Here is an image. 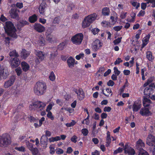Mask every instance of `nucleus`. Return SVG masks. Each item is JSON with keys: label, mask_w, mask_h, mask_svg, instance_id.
<instances>
[{"label": "nucleus", "mask_w": 155, "mask_h": 155, "mask_svg": "<svg viewBox=\"0 0 155 155\" xmlns=\"http://www.w3.org/2000/svg\"><path fill=\"white\" fill-rule=\"evenodd\" d=\"M123 26L121 25L116 26L113 27V29L115 31H120L122 28Z\"/></svg>", "instance_id": "54"}, {"label": "nucleus", "mask_w": 155, "mask_h": 155, "mask_svg": "<svg viewBox=\"0 0 155 155\" xmlns=\"http://www.w3.org/2000/svg\"><path fill=\"white\" fill-rule=\"evenodd\" d=\"M61 140L60 137L59 136H56L54 137H51L49 139V141L50 142H53Z\"/></svg>", "instance_id": "30"}, {"label": "nucleus", "mask_w": 155, "mask_h": 155, "mask_svg": "<svg viewBox=\"0 0 155 155\" xmlns=\"http://www.w3.org/2000/svg\"><path fill=\"white\" fill-rule=\"evenodd\" d=\"M34 28L39 32H42L45 31V28L40 24L35 23L33 26Z\"/></svg>", "instance_id": "12"}, {"label": "nucleus", "mask_w": 155, "mask_h": 155, "mask_svg": "<svg viewBox=\"0 0 155 155\" xmlns=\"http://www.w3.org/2000/svg\"><path fill=\"white\" fill-rule=\"evenodd\" d=\"M146 69L145 68H143V69H142L141 71V75H142V79L143 80H144L145 79V78L144 76V72L145 71H146Z\"/></svg>", "instance_id": "45"}, {"label": "nucleus", "mask_w": 155, "mask_h": 155, "mask_svg": "<svg viewBox=\"0 0 155 155\" xmlns=\"http://www.w3.org/2000/svg\"><path fill=\"white\" fill-rule=\"evenodd\" d=\"M107 143L109 144L111 141V139L110 138V133L108 131L107 133Z\"/></svg>", "instance_id": "42"}, {"label": "nucleus", "mask_w": 155, "mask_h": 155, "mask_svg": "<svg viewBox=\"0 0 155 155\" xmlns=\"http://www.w3.org/2000/svg\"><path fill=\"white\" fill-rule=\"evenodd\" d=\"M150 35H147L145 37H144L143 40L142 47H144L148 43Z\"/></svg>", "instance_id": "25"}, {"label": "nucleus", "mask_w": 155, "mask_h": 155, "mask_svg": "<svg viewBox=\"0 0 155 155\" xmlns=\"http://www.w3.org/2000/svg\"><path fill=\"white\" fill-rule=\"evenodd\" d=\"M83 38V34L82 33H79L72 36L71 40L73 44L79 45L81 43Z\"/></svg>", "instance_id": "5"}, {"label": "nucleus", "mask_w": 155, "mask_h": 155, "mask_svg": "<svg viewBox=\"0 0 155 155\" xmlns=\"http://www.w3.org/2000/svg\"><path fill=\"white\" fill-rule=\"evenodd\" d=\"M130 3L134 7H135L136 9H137L140 7V4L134 0L131 1Z\"/></svg>", "instance_id": "32"}, {"label": "nucleus", "mask_w": 155, "mask_h": 155, "mask_svg": "<svg viewBox=\"0 0 155 155\" xmlns=\"http://www.w3.org/2000/svg\"><path fill=\"white\" fill-rule=\"evenodd\" d=\"M122 38V37L118 38L117 39L114 40V45H116L120 43L121 42Z\"/></svg>", "instance_id": "56"}, {"label": "nucleus", "mask_w": 155, "mask_h": 155, "mask_svg": "<svg viewBox=\"0 0 155 155\" xmlns=\"http://www.w3.org/2000/svg\"><path fill=\"white\" fill-rule=\"evenodd\" d=\"M75 60L71 56L67 59V63L68 67L70 68H73L75 64Z\"/></svg>", "instance_id": "15"}, {"label": "nucleus", "mask_w": 155, "mask_h": 155, "mask_svg": "<svg viewBox=\"0 0 155 155\" xmlns=\"http://www.w3.org/2000/svg\"><path fill=\"white\" fill-rule=\"evenodd\" d=\"M45 35L46 40L49 42L53 43L57 41L55 37L51 34L49 29L46 31Z\"/></svg>", "instance_id": "6"}, {"label": "nucleus", "mask_w": 155, "mask_h": 155, "mask_svg": "<svg viewBox=\"0 0 155 155\" xmlns=\"http://www.w3.org/2000/svg\"><path fill=\"white\" fill-rule=\"evenodd\" d=\"M37 20V17L35 15H34L29 18V21L31 23L35 22Z\"/></svg>", "instance_id": "29"}, {"label": "nucleus", "mask_w": 155, "mask_h": 155, "mask_svg": "<svg viewBox=\"0 0 155 155\" xmlns=\"http://www.w3.org/2000/svg\"><path fill=\"white\" fill-rule=\"evenodd\" d=\"M76 124V122L74 120L72 121L70 123H67L66 124V125L67 127H71L72 126H74Z\"/></svg>", "instance_id": "57"}, {"label": "nucleus", "mask_w": 155, "mask_h": 155, "mask_svg": "<svg viewBox=\"0 0 155 155\" xmlns=\"http://www.w3.org/2000/svg\"><path fill=\"white\" fill-rule=\"evenodd\" d=\"M91 31L93 35H96L99 31L100 30L97 28H94L92 29Z\"/></svg>", "instance_id": "43"}, {"label": "nucleus", "mask_w": 155, "mask_h": 155, "mask_svg": "<svg viewBox=\"0 0 155 155\" xmlns=\"http://www.w3.org/2000/svg\"><path fill=\"white\" fill-rule=\"evenodd\" d=\"M21 65L22 69L25 72L28 71L30 69L29 65L25 61H22L21 63Z\"/></svg>", "instance_id": "19"}, {"label": "nucleus", "mask_w": 155, "mask_h": 155, "mask_svg": "<svg viewBox=\"0 0 155 155\" xmlns=\"http://www.w3.org/2000/svg\"><path fill=\"white\" fill-rule=\"evenodd\" d=\"M11 141L9 135L6 133L3 134L0 136V146L5 147L10 144Z\"/></svg>", "instance_id": "4"}, {"label": "nucleus", "mask_w": 155, "mask_h": 155, "mask_svg": "<svg viewBox=\"0 0 155 155\" xmlns=\"http://www.w3.org/2000/svg\"><path fill=\"white\" fill-rule=\"evenodd\" d=\"M102 25L104 27H110V25L109 22L105 21H103L101 23Z\"/></svg>", "instance_id": "36"}, {"label": "nucleus", "mask_w": 155, "mask_h": 155, "mask_svg": "<svg viewBox=\"0 0 155 155\" xmlns=\"http://www.w3.org/2000/svg\"><path fill=\"white\" fill-rule=\"evenodd\" d=\"M26 143L27 147L30 150H31V149L34 148L33 144L31 143L28 141H26Z\"/></svg>", "instance_id": "41"}, {"label": "nucleus", "mask_w": 155, "mask_h": 155, "mask_svg": "<svg viewBox=\"0 0 155 155\" xmlns=\"http://www.w3.org/2000/svg\"><path fill=\"white\" fill-rule=\"evenodd\" d=\"M127 13L126 12H122L120 13V17L122 19H124L127 16Z\"/></svg>", "instance_id": "52"}, {"label": "nucleus", "mask_w": 155, "mask_h": 155, "mask_svg": "<svg viewBox=\"0 0 155 155\" xmlns=\"http://www.w3.org/2000/svg\"><path fill=\"white\" fill-rule=\"evenodd\" d=\"M15 80V77H12L9 80L5 83L4 84L5 87L7 88L12 86Z\"/></svg>", "instance_id": "16"}, {"label": "nucleus", "mask_w": 155, "mask_h": 155, "mask_svg": "<svg viewBox=\"0 0 155 155\" xmlns=\"http://www.w3.org/2000/svg\"><path fill=\"white\" fill-rule=\"evenodd\" d=\"M144 146L145 143L141 139H139L136 142V147L137 149H142Z\"/></svg>", "instance_id": "17"}, {"label": "nucleus", "mask_w": 155, "mask_h": 155, "mask_svg": "<svg viewBox=\"0 0 155 155\" xmlns=\"http://www.w3.org/2000/svg\"><path fill=\"white\" fill-rule=\"evenodd\" d=\"M30 52L26 51L25 49H22L21 51V55L22 58L25 59L30 55Z\"/></svg>", "instance_id": "20"}, {"label": "nucleus", "mask_w": 155, "mask_h": 155, "mask_svg": "<svg viewBox=\"0 0 155 155\" xmlns=\"http://www.w3.org/2000/svg\"><path fill=\"white\" fill-rule=\"evenodd\" d=\"M103 44L98 39L94 41L92 47V49L94 51H96L101 47Z\"/></svg>", "instance_id": "7"}, {"label": "nucleus", "mask_w": 155, "mask_h": 155, "mask_svg": "<svg viewBox=\"0 0 155 155\" xmlns=\"http://www.w3.org/2000/svg\"><path fill=\"white\" fill-rule=\"evenodd\" d=\"M141 30H138L136 34V38L137 39H138L140 38V35L141 34Z\"/></svg>", "instance_id": "62"}, {"label": "nucleus", "mask_w": 155, "mask_h": 155, "mask_svg": "<svg viewBox=\"0 0 155 155\" xmlns=\"http://www.w3.org/2000/svg\"><path fill=\"white\" fill-rule=\"evenodd\" d=\"M35 53L41 60H44L45 54L42 51H35Z\"/></svg>", "instance_id": "21"}, {"label": "nucleus", "mask_w": 155, "mask_h": 155, "mask_svg": "<svg viewBox=\"0 0 155 155\" xmlns=\"http://www.w3.org/2000/svg\"><path fill=\"white\" fill-rule=\"evenodd\" d=\"M146 143L149 146H153L155 143V137L151 134L148 135L146 139Z\"/></svg>", "instance_id": "8"}, {"label": "nucleus", "mask_w": 155, "mask_h": 155, "mask_svg": "<svg viewBox=\"0 0 155 155\" xmlns=\"http://www.w3.org/2000/svg\"><path fill=\"white\" fill-rule=\"evenodd\" d=\"M122 60L120 58H118L115 61L114 64L115 65L118 64L122 62Z\"/></svg>", "instance_id": "58"}, {"label": "nucleus", "mask_w": 155, "mask_h": 155, "mask_svg": "<svg viewBox=\"0 0 155 155\" xmlns=\"http://www.w3.org/2000/svg\"><path fill=\"white\" fill-rule=\"evenodd\" d=\"M154 80L153 77H151L149 78L147 80V82L145 83L143 85L144 87H145L151 83Z\"/></svg>", "instance_id": "35"}, {"label": "nucleus", "mask_w": 155, "mask_h": 155, "mask_svg": "<svg viewBox=\"0 0 155 155\" xmlns=\"http://www.w3.org/2000/svg\"><path fill=\"white\" fill-rule=\"evenodd\" d=\"M139 155H149L147 152L145 150H140L139 152Z\"/></svg>", "instance_id": "48"}, {"label": "nucleus", "mask_w": 155, "mask_h": 155, "mask_svg": "<svg viewBox=\"0 0 155 155\" xmlns=\"http://www.w3.org/2000/svg\"><path fill=\"white\" fill-rule=\"evenodd\" d=\"M4 28L5 32L9 36L14 38H17L18 36L16 33V29L11 22L7 21Z\"/></svg>", "instance_id": "2"}, {"label": "nucleus", "mask_w": 155, "mask_h": 155, "mask_svg": "<svg viewBox=\"0 0 155 155\" xmlns=\"http://www.w3.org/2000/svg\"><path fill=\"white\" fill-rule=\"evenodd\" d=\"M15 72L18 76H20L22 73V71L20 67H19L15 69Z\"/></svg>", "instance_id": "38"}, {"label": "nucleus", "mask_w": 155, "mask_h": 155, "mask_svg": "<svg viewBox=\"0 0 155 155\" xmlns=\"http://www.w3.org/2000/svg\"><path fill=\"white\" fill-rule=\"evenodd\" d=\"M37 44L39 46H44L46 44L44 38L42 36L40 37L37 41Z\"/></svg>", "instance_id": "24"}, {"label": "nucleus", "mask_w": 155, "mask_h": 155, "mask_svg": "<svg viewBox=\"0 0 155 155\" xmlns=\"http://www.w3.org/2000/svg\"><path fill=\"white\" fill-rule=\"evenodd\" d=\"M19 60L17 58H14L10 61V64L12 68L18 67L20 64Z\"/></svg>", "instance_id": "11"}, {"label": "nucleus", "mask_w": 155, "mask_h": 155, "mask_svg": "<svg viewBox=\"0 0 155 155\" xmlns=\"http://www.w3.org/2000/svg\"><path fill=\"white\" fill-rule=\"evenodd\" d=\"M83 53H80L79 54L76 55L75 57L76 59L77 60H79L81 58H83L84 57Z\"/></svg>", "instance_id": "55"}, {"label": "nucleus", "mask_w": 155, "mask_h": 155, "mask_svg": "<svg viewBox=\"0 0 155 155\" xmlns=\"http://www.w3.org/2000/svg\"><path fill=\"white\" fill-rule=\"evenodd\" d=\"M81 133L84 136H86L88 134V131L87 129L84 128L82 129Z\"/></svg>", "instance_id": "49"}, {"label": "nucleus", "mask_w": 155, "mask_h": 155, "mask_svg": "<svg viewBox=\"0 0 155 155\" xmlns=\"http://www.w3.org/2000/svg\"><path fill=\"white\" fill-rule=\"evenodd\" d=\"M140 113L142 116H149L151 114V113L149 110L145 107L141 109Z\"/></svg>", "instance_id": "14"}, {"label": "nucleus", "mask_w": 155, "mask_h": 155, "mask_svg": "<svg viewBox=\"0 0 155 155\" xmlns=\"http://www.w3.org/2000/svg\"><path fill=\"white\" fill-rule=\"evenodd\" d=\"M141 104L140 102L135 101L133 106V110L134 111H137L140 108Z\"/></svg>", "instance_id": "18"}, {"label": "nucleus", "mask_w": 155, "mask_h": 155, "mask_svg": "<svg viewBox=\"0 0 155 155\" xmlns=\"http://www.w3.org/2000/svg\"><path fill=\"white\" fill-rule=\"evenodd\" d=\"M3 40L6 45H8L10 43V38L8 37L5 38L3 39Z\"/></svg>", "instance_id": "59"}, {"label": "nucleus", "mask_w": 155, "mask_h": 155, "mask_svg": "<svg viewBox=\"0 0 155 155\" xmlns=\"http://www.w3.org/2000/svg\"><path fill=\"white\" fill-rule=\"evenodd\" d=\"M74 91L77 94L78 98L79 100H82L84 98L85 95L82 89H74Z\"/></svg>", "instance_id": "10"}, {"label": "nucleus", "mask_w": 155, "mask_h": 155, "mask_svg": "<svg viewBox=\"0 0 155 155\" xmlns=\"http://www.w3.org/2000/svg\"><path fill=\"white\" fill-rule=\"evenodd\" d=\"M50 153L51 154H53L55 152L54 147L53 145H51L49 146Z\"/></svg>", "instance_id": "50"}, {"label": "nucleus", "mask_w": 155, "mask_h": 155, "mask_svg": "<svg viewBox=\"0 0 155 155\" xmlns=\"http://www.w3.org/2000/svg\"><path fill=\"white\" fill-rule=\"evenodd\" d=\"M124 150V153L126 154H128L130 155H133L135 153L134 149L133 148L129 146L127 144H125Z\"/></svg>", "instance_id": "9"}, {"label": "nucleus", "mask_w": 155, "mask_h": 155, "mask_svg": "<svg viewBox=\"0 0 155 155\" xmlns=\"http://www.w3.org/2000/svg\"><path fill=\"white\" fill-rule=\"evenodd\" d=\"M9 55L10 57H17L19 56L18 54L16 52V51L15 50L10 51L9 53Z\"/></svg>", "instance_id": "33"}, {"label": "nucleus", "mask_w": 155, "mask_h": 155, "mask_svg": "<svg viewBox=\"0 0 155 155\" xmlns=\"http://www.w3.org/2000/svg\"><path fill=\"white\" fill-rule=\"evenodd\" d=\"M145 14V11L143 10H140L137 15V16L139 17L143 16Z\"/></svg>", "instance_id": "64"}, {"label": "nucleus", "mask_w": 155, "mask_h": 155, "mask_svg": "<svg viewBox=\"0 0 155 155\" xmlns=\"http://www.w3.org/2000/svg\"><path fill=\"white\" fill-rule=\"evenodd\" d=\"M47 88L46 84L42 82H37L34 87V92L38 95H41L45 92Z\"/></svg>", "instance_id": "1"}, {"label": "nucleus", "mask_w": 155, "mask_h": 155, "mask_svg": "<svg viewBox=\"0 0 155 155\" xmlns=\"http://www.w3.org/2000/svg\"><path fill=\"white\" fill-rule=\"evenodd\" d=\"M77 139L78 137L74 135L71 137V140L72 142L75 143L77 141Z\"/></svg>", "instance_id": "61"}, {"label": "nucleus", "mask_w": 155, "mask_h": 155, "mask_svg": "<svg viewBox=\"0 0 155 155\" xmlns=\"http://www.w3.org/2000/svg\"><path fill=\"white\" fill-rule=\"evenodd\" d=\"M124 149L122 148L119 147L117 149L115 150L114 152V154H116L118 153H121Z\"/></svg>", "instance_id": "46"}, {"label": "nucleus", "mask_w": 155, "mask_h": 155, "mask_svg": "<svg viewBox=\"0 0 155 155\" xmlns=\"http://www.w3.org/2000/svg\"><path fill=\"white\" fill-rule=\"evenodd\" d=\"M33 105L37 107V109H38V110H41L44 109L46 105V104L41 101H36L35 104H33Z\"/></svg>", "instance_id": "13"}, {"label": "nucleus", "mask_w": 155, "mask_h": 155, "mask_svg": "<svg viewBox=\"0 0 155 155\" xmlns=\"http://www.w3.org/2000/svg\"><path fill=\"white\" fill-rule=\"evenodd\" d=\"M48 112L47 114V117L51 120H53L54 119V117L51 111H46Z\"/></svg>", "instance_id": "37"}, {"label": "nucleus", "mask_w": 155, "mask_h": 155, "mask_svg": "<svg viewBox=\"0 0 155 155\" xmlns=\"http://www.w3.org/2000/svg\"><path fill=\"white\" fill-rule=\"evenodd\" d=\"M114 74L117 76H118L120 73V71L118 70L117 68L116 67H114Z\"/></svg>", "instance_id": "60"}, {"label": "nucleus", "mask_w": 155, "mask_h": 155, "mask_svg": "<svg viewBox=\"0 0 155 155\" xmlns=\"http://www.w3.org/2000/svg\"><path fill=\"white\" fill-rule=\"evenodd\" d=\"M110 19L111 20L112 23L113 25H114L115 24L116 22L117 21V16L116 18H115L113 16H111L110 17Z\"/></svg>", "instance_id": "47"}, {"label": "nucleus", "mask_w": 155, "mask_h": 155, "mask_svg": "<svg viewBox=\"0 0 155 155\" xmlns=\"http://www.w3.org/2000/svg\"><path fill=\"white\" fill-rule=\"evenodd\" d=\"M55 105L54 103L53 102H51L47 106L46 109V111H50L52 109V107Z\"/></svg>", "instance_id": "31"}, {"label": "nucleus", "mask_w": 155, "mask_h": 155, "mask_svg": "<svg viewBox=\"0 0 155 155\" xmlns=\"http://www.w3.org/2000/svg\"><path fill=\"white\" fill-rule=\"evenodd\" d=\"M151 104V101L146 97H144L143 99V105L144 107L149 106Z\"/></svg>", "instance_id": "23"}, {"label": "nucleus", "mask_w": 155, "mask_h": 155, "mask_svg": "<svg viewBox=\"0 0 155 155\" xmlns=\"http://www.w3.org/2000/svg\"><path fill=\"white\" fill-rule=\"evenodd\" d=\"M136 15V14L134 12H132L131 13L130 15L132 18L130 20V22H133L134 21Z\"/></svg>", "instance_id": "51"}, {"label": "nucleus", "mask_w": 155, "mask_h": 155, "mask_svg": "<svg viewBox=\"0 0 155 155\" xmlns=\"http://www.w3.org/2000/svg\"><path fill=\"white\" fill-rule=\"evenodd\" d=\"M102 14L104 16L108 15L110 14V9L108 8L105 7L102 10Z\"/></svg>", "instance_id": "26"}, {"label": "nucleus", "mask_w": 155, "mask_h": 155, "mask_svg": "<svg viewBox=\"0 0 155 155\" xmlns=\"http://www.w3.org/2000/svg\"><path fill=\"white\" fill-rule=\"evenodd\" d=\"M15 149L21 152H24L25 150V148L23 146H21L20 147H15Z\"/></svg>", "instance_id": "39"}, {"label": "nucleus", "mask_w": 155, "mask_h": 155, "mask_svg": "<svg viewBox=\"0 0 155 155\" xmlns=\"http://www.w3.org/2000/svg\"><path fill=\"white\" fill-rule=\"evenodd\" d=\"M16 6L19 9L23 7V4L21 2H17L16 4Z\"/></svg>", "instance_id": "63"}, {"label": "nucleus", "mask_w": 155, "mask_h": 155, "mask_svg": "<svg viewBox=\"0 0 155 155\" xmlns=\"http://www.w3.org/2000/svg\"><path fill=\"white\" fill-rule=\"evenodd\" d=\"M55 76L53 72H51L49 76L50 80L52 81H54L55 79Z\"/></svg>", "instance_id": "40"}, {"label": "nucleus", "mask_w": 155, "mask_h": 155, "mask_svg": "<svg viewBox=\"0 0 155 155\" xmlns=\"http://www.w3.org/2000/svg\"><path fill=\"white\" fill-rule=\"evenodd\" d=\"M10 14L11 17L13 18H16L18 17V15L15 10L12 9L10 12Z\"/></svg>", "instance_id": "28"}, {"label": "nucleus", "mask_w": 155, "mask_h": 155, "mask_svg": "<svg viewBox=\"0 0 155 155\" xmlns=\"http://www.w3.org/2000/svg\"><path fill=\"white\" fill-rule=\"evenodd\" d=\"M46 8V4L45 2H42L39 8V12L41 14L44 15Z\"/></svg>", "instance_id": "22"}, {"label": "nucleus", "mask_w": 155, "mask_h": 155, "mask_svg": "<svg viewBox=\"0 0 155 155\" xmlns=\"http://www.w3.org/2000/svg\"><path fill=\"white\" fill-rule=\"evenodd\" d=\"M47 139L48 138L46 136L44 135H43L41 138V143L42 144L45 143L46 142Z\"/></svg>", "instance_id": "34"}, {"label": "nucleus", "mask_w": 155, "mask_h": 155, "mask_svg": "<svg viewBox=\"0 0 155 155\" xmlns=\"http://www.w3.org/2000/svg\"><path fill=\"white\" fill-rule=\"evenodd\" d=\"M32 152L33 155H36L38 153V150L37 148H33L30 150Z\"/></svg>", "instance_id": "44"}, {"label": "nucleus", "mask_w": 155, "mask_h": 155, "mask_svg": "<svg viewBox=\"0 0 155 155\" xmlns=\"http://www.w3.org/2000/svg\"><path fill=\"white\" fill-rule=\"evenodd\" d=\"M64 152V150L60 148H58L56 149V153L58 154H63Z\"/></svg>", "instance_id": "53"}, {"label": "nucleus", "mask_w": 155, "mask_h": 155, "mask_svg": "<svg viewBox=\"0 0 155 155\" xmlns=\"http://www.w3.org/2000/svg\"><path fill=\"white\" fill-rule=\"evenodd\" d=\"M147 58L150 61H152L154 59V57L152 55V53L150 51H148L146 53Z\"/></svg>", "instance_id": "27"}, {"label": "nucleus", "mask_w": 155, "mask_h": 155, "mask_svg": "<svg viewBox=\"0 0 155 155\" xmlns=\"http://www.w3.org/2000/svg\"><path fill=\"white\" fill-rule=\"evenodd\" d=\"M97 15L93 13L86 17L83 21L82 26L83 28H85L89 27L96 19Z\"/></svg>", "instance_id": "3"}]
</instances>
